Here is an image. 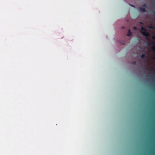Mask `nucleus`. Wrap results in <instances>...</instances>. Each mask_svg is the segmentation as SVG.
<instances>
[{"mask_svg": "<svg viewBox=\"0 0 155 155\" xmlns=\"http://www.w3.org/2000/svg\"><path fill=\"white\" fill-rule=\"evenodd\" d=\"M141 32L143 36H146L147 37V39H148L147 37L150 36V34L149 33L147 32V31H141Z\"/></svg>", "mask_w": 155, "mask_h": 155, "instance_id": "1", "label": "nucleus"}, {"mask_svg": "<svg viewBox=\"0 0 155 155\" xmlns=\"http://www.w3.org/2000/svg\"><path fill=\"white\" fill-rule=\"evenodd\" d=\"M132 35V33L130 31V29H129L128 33L127 35V36H130Z\"/></svg>", "mask_w": 155, "mask_h": 155, "instance_id": "2", "label": "nucleus"}, {"mask_svg": "<svg viewBox=\"0 0 155 155\" xmlns=\"http://www.w3.org/2000/svg\"><path fill=\"white\" fill-rule=\"evenodd\" d=\"M140 10L143 12H146V9L142 7H140Z\"/></svg>", "mask_w": 155, "mask_h": 155, "instance_id": "3", "label": "nucleus"}, {"mask_svg": "<svg viewBox=\"0 0 155 155\" xmlns=\"http://www.w3.org/2000/svg\"><path fill=\"white\" fill-rule=\"evenodd\" d=\"M141 29L142 31H147V29L143 27H142L141 28Z\"/></svg>", "mask_w": 155, "mask_h": 155, "instance_id": "4", "label": "nucleus"}, {"mask_svg": "<svg viewBox=\"0 0 155 155\" xmlns=\"http://www.w3.org/2000/svg\"><path fill=\"white\" fill-rule=\"evenodd\" d=\"M145 56V54H143L141 55V58H143Z\"/></svg>", "mask_w": 155, "mask_h": 155, "instance_id": "5", "label": "nucleus"}, {"mask_svg": "<svg viewBox=\"0 0 155 155\" xmlns=\"http://www.w3.org/2000/svg\"><path fill=\"white\" fill-rule=\"evenodd\" d=\"M147 6V4H144L143 5V7H146Z\"/></svg>", "mask_w": 155, "mask_h": 155, "instance_id": "6", "label": "nucleus"}, {"mask_svg": "<svg viewBox=\"0 0 155 155\" xmlns=\"http://www.w3.org/2000/svg\"><path fill=\"white\" fill-rule=\"evenodd\" d=\"M153 51L155 52V46L152 47Z\"/></svg>", "mask_w": 155, "mask_h": 155, "instance_id": "7", "label": "nucleus"}, {"mask_svg": "<svg viewBox=\"0 0 155 155\" xmlns=\"http://www.w3.org/2000/svg\"><path fill=\"white\" fill-rule=\"evenodd\" d=\"M150 28L151 29H153L154 28V27L153 26H150Z\"/></svg>", "mask_w": 155, "mask_h": 155, "instance_id": "8", "label": "nucleus"}, {"mask_svg": "<svg viewBox=\"0 0 155 155\" xmlns=\"http://www.w3.org/2000/svg\"><path fill=\"white\" fill-rule=\"evenodd\" d=\"M136 62L135 61H134V62H133V64H134V65H135V64H136Z\"/></svg>", "mask_w": 155, "mask_h": 155, "instance_id": "9", "label": "nucleus"}, {"mask_svg": "<svg viewBox=\"0 0 155 155\" xmlns=\"http://www.w3.org/2000/svg\"><path fill=\"white\" fill-rule=\"evenodd\" d=\"M151 45V43H150V42H149V43H148V44H147V45Z\"/></svg>", "mask_w": 155, "mask_h": 155, "instance_id": "10", "label": "nucleus"}, {"mask_svg": "<svg viewBox=\"0 0 155 155\" xmlns=\"http://www.w3.org/2000/svg\"><path fill=\"white\" fill-rule=\"evenodd\" d=\"M134 29H137L136 28V27H134Z\"/></svg>", "mask_w": 155, "mask_h": 155, "instance_id": "11", "label": "nucleus"}, {"mask_svg": "<svg viewBox=\"0 0 155 155\" xmlns=\"http://www.w3.org/2000/svg\"><path fill=\"white\" fill-rule=\"evenodd\" d=\"M153 39H154L155 38V37H153Z\"/></svg>", "mask_w": 155, "mask_h": 155, "instance_id": "12", "label": "nucleus"}, {"mask_svg": "<svg viewBox=\"0 0 155 155\" xmlns=\"http://www.w3.org/2000/svg\"><path fill=\"white\" fill-rule=\"evenodd\" d=\"M124 28V27H122V28Z\"/></svg>", "mask_w": 155, "mask_h": 155, "instance_id": "13", "label": "nucleus"}, {"mask_svg": "<svg viewBox=\"0 0 155 155\" xmlns=\"http://www.w3.org/2000/svg\"><path fill=\"white\" fill-rule=\"evenodd\" d=\"M154 15H155V12H154Z\"/></svg>", "mask_w": 155, "mask_h": 155, "instance_id": "14", "label": "nucleus"}]
</instances>
